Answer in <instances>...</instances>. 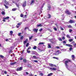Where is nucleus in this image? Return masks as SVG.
Returning <instances> with one entry per match:
<instances>
[{
	"mask_svg": "<svg viewBox=\"0 0 76 76\" xmlns=\"http://www.w3.org/2000/svg\"><path fill=\"white\" fill-rule=\"evenodd\" d=\"M52 75H53V73H50L49 74H48V76H52Z\"/></svg>",
	"mask_w": 76,
	"mask_h": 76,
	"instance_id": "nucleus-17",
	"label": "nucleus"
},
{
	"mask_svg": "<svg viewBox=\"0 0 76 76\" xmlns=\"http://www.w3.org/2000/svg\"><path fill=\"white\" fill-rule=\"evenodd\" d=\"M5 18H3V22H6V20H5L6 19Z\"/></svg>",
	"mask_w": 76,
	"mask_h": 76,
	"instance_id": "nucleus-26",
	"label": "nucleus"
},
{
	"mask_svg": "<svg viewBox=\"0 0 76 76\" xmlns=\"http://www.w3.org/2000/svg\"><path fill=\"white\" fill-rule=\"evenodd\" d=\"M44 44V43H43L42 42L39 43V45H41V44Z\"/></svg>",
	"mask_w": 76,
	"mask_h": 76,
	"instance_id": "nucleus-38",
	"label": "nucleus"
},
{
	"mask_svg": "<svg viewBox=\"0 0 76 76\" xmlns=\"http://www.w3.org/2000/svg\"><path fill=\"white\" fill-rule=\"evenodd\" d=\"M30 76H33L32 74H30Z\"/></svg>",
	"mask_w": 76,
	"mask_h": 76,
	"instance_id": "nucleus-61",
	"label": "nucleus"
},
{
	"mask_svg": "<svg viewBox=\"0 0 76 76\" xmlns=\"http://www.w3.org/2000/svg\"><path fill=\"white\" fill-rule=\"evenodd\" d=\"M56 48H58H58H59V47L57 46V47H56Z\"/></svg>",
	"mask_w": 76,
	"mask_h": 76,
	"instance_id": "nucleus-64",
	"label": "nucleus"
},
{
	"mask_svg": "<svg viewBox=\"0 0 76 76\" xmlns=\"http://www.w3.org/2000/svg\"><path fill=\"white\" fill-rule=\"evenodd\" d=\"M39 31L41 32V31H42V29L41 28L39 30Z\"/></svg>",
	"mask_w": 76,
	"mask_h": 76,
	"instance_id": "nucleus-59",
	"label": "nucleus"
},
{
	"mask_svg": "<svg viewBox=\"0 0 76 76\" xmlns=\"http://www.w3.org/2000/svg\"><path fill=\"white\" fill-rule=\"evenodd\" d=\"M66 46H67L68 47H72L73 46L70 44H66L65 45Z\"/></svg>",
	"mask_w": 76,
	"mask_h": 76,
	"instance_id": "nucleus-4",
	"label": "nucleus"
},
{
	"mask_svg": "<svg viewBox=\"0 0 76 76\" xmlns=\"http://www.w3.org/2000/svg\"><path fill=\"white\" fill-rule=\"evenodd\" d=\"M9 17H7L6 18H5L4 19H9Z\"/></svg>",
	"mask_w": 76,
	"mask_h": 76,
	"instance_id": "nucleus-34",
	"label": "nucleus"
},
{
	"mask_svg": "<svg viewBox=\"0 0 76 76\" xmlns=\"http://www.w3.org/2000/svg\"><path fill=\"white\" fill-rule=\"evenodd\" d=\"M16 27L17 28H19V26L17 25L16 26Z\"/></svg>",
	"mask_w": 76,
	"mask_h": 76,
	"instance_id": "nucleus-58",
	"label": "nucleus"
},
{
	"mask_svg": "<svg viewBox=\"0 0 76 76\" xmlns=\"http://www.w3.org/2000/svg\"><path fill=\"white\" fill-rule=\"evenodd\" d=\"M48 48H51V45H50V44L48 43Z\"/></svg>",
	"mask_w": 76,
	"mask_h": 76,
	"instance_id": "nucleus-15",
	"label": "nucleus"
},
{
	"mask_svg": "<svg viewBox=\"0 0 76 76\" xmlns=\"http://www.w3.org/2000/svg\"><path fill=\"white\" fill-rule=\"evenodd\" d=\"M72 60H75V56L72 55Z\"/></svg>",
	"mask_w": 76,
	"mask_h": 76,
	"instance_id": "nucleus-11",
	"label": "nucleus"
},
{
	"mask_svg": "<svg viewBox=\"0 0 76 76\" xmlns=\"http://www.w3.org/2000/svg\"><path fill=\"white\" fill-rule=\"evenodd\" d=\"M7 71H4V74H6V75L7 74Z\"/></svg>",
	"mask_w": 76,
	"mask_h": 76,
	"instance_id": "nucleus-48",
	"label": "nucleus"
},
{
	"mask_svg": "<svg viewBox=\"0 0 76 76\" xmlns=\"http://www.w3.org/2000/svg\"><path fill=\"white\" fill-rule=\"evenodd\" d=\"M4 6L5 7H6V9H8V8H9L8 6H6V5L5 4H4Z\"/></svg>",
	"mask_w": 76,
	"mask_h": 76,
	"instance_id": "nucleus-21",
	"label": "nucleus"
},
{
	"mask_svg": "<svg viewBox=\"0 0 76 76\" xmlns=\"http://www.w3.org/2000/svg\"><path fill=\"white\" fill-rule=\"evenodd\" d=\"M33 31H34V32H37L38 31V29H36L35 28H34L33 30Z\"/></svg>",
	"mask_w": 76,
	"mask_h": 76,
	"instance_id": "nucleus-12",
	"label": "nucleus"
},
{
	"mask_svg": "<svg viewBox=\"0 0 76 76\" xmlns=\"http://www.w3.org/2000/svg\"><path fill=\"white\" fill-rule=\"evenodd\" d=\"M4 2L6 3V4H8V2L6 1L5 0Z\"/></svg>",
	"mask_w": 76,
	"mask_h": 76,
	"instance_id": "nucleus-24",
	"label": "nucleus"
},
{
	"mask_svg": "<svg viewBox=\"0 0 76 76\" xmlns=\"http://www.w3.org/2000/svg\"><path fill=\"white\" fill-rule=\"evenodd\" d=\"M69 62H70V60H69V59H68L67 61H65V64H67V63H68Z\"/></svg>",
	"mask_w": 76,
	"mask_h": 76,
	"instance_id": "nucleus-5",
	"label": "nucleus"
},
{
	"mask_svg": "<svg viewBox=\"0 0 76 76\" xmlns=\"http://www.w3.org/2000/svg\"><path fill=\"white\" fill-rule=\"evenodd\" d=\"M34 54H35V55H36V56H38V55H39L38 53H37L36 52H35Z\"/></svg>",
	"mask_w": 76,
	"mask_h": 76,
	"instance_id": "nucleus-19",
	"label": "nucleus"
},
{
	"mask_svg": "<svg viewBox=\"0 0 76 76\" xmlns=\"http://www.w3.org/2000/svg\"><path fill=\"white\" fill-rule=\"evenodd\" d=\"M72 32V30L69 29V32L70 33H71V32Z\"/></svg>",
	"mask_w": 76,
	"mask_h": 76,
	"instance_id": "nucleus-42",
	"label": "nucleus"
},
{
	"mask_svg": "<svg viewBox=\"0 0 76 76\" xmlns=\"http://www.w3.org/2000/svg\"><path fill=\"white\" fill-rule=\"evenodd\" d=\"M50 70H52L56 71L57 70V69L55 68H50Z\"/></svg>",
	"mask_w": 76,
	"mask_h": 76,
	"instance_id": "nucleus-7",
	"label": "nucleus"
},
{
	"mask_svg": "<svg viewBox=\"0 0 76 76\" xmlns=\"http://www.w3.org/2000/svg\"><path fill=\"white\" fill-rule=\"evenodd\" d=\"M49 66H51V67H53V64H49Z\"/></svg>",
	"mask_w": 76,
	"mask_h": 76,
	"instance_id": "nucleus-40",
	"label": "nucleus"
},
{
	"mask_svg": "<svg viewBox=\"0 0 76 76\" xmlns=\"http://www.w3.org/2000/svg\"><path fill=\"white\" fill-rule=\"evenodd\" d=\"M23 16V14L22 13L21 14L20 17H21V18H22Z\"/></svg>",
	"mask_w": 76,
	"mask_h": 76,
	"instance_id": "nucleus-33",
	"label": "nucleus"
},
{
	"mask_svg": "<svg viewBox=\"0 0 76 76\" xmlns=\"http://www.w3.org/2000/svg\"><path fill=\"white\" fill-rule=\"evenodd\" d=\"M73 40L72 39H70L69 40V42H72V41H73Z\"/></svg>",
	"mask_w": 76,
	"mask_h": 76,
	"instance_id": "nucleus-28",
	"label": "nucleus"
},
{
	"mask_svg": "<svg viewBox=\"0 0 76 76\" xmlns=\"http://www.w3.org/2000/svg\"><path fill=\"white\" fill-rule=\"evenodd\" d=\"M41 25V24H39V25H37V26L38 27H39V26H42Z\"/></svg>",
	"mask_w": 76,
	"mask_h": 76,
	"instance_id": "nucleus-41",
	"label": "nucleus"
},
{
	"mask_svg": "<svg viewBox=\"0 0 76 76\" xmlns=\"http://www.w3.org/2000/svg\"><path fill=\"white\" fill-rule=\"evenodd\" d=\"M26 74L27 75H29V73L27 72H26Z\"/></svg>",
	"mask_w": 76,
	"mask_h": 76,
	"instance_id": "nucleus-57",
	"label": "nucleus"
},
{
	"mask_svg": "<svg viewBox=\"0 0 76 76\" xmlns=\"http://www.w3.org/2000/svg\"><path fill=\"white\" fill-rule=\"evenodd\" d=\"M48 16H49L48 18H51V15L50 14H48Z\"/></svg>",
	"mask_w": 76,
	"mask_h": 76,
	"instance_id": "nucleus-36",
	"label": "nucleus"
},
{
	"mask_svg": "<svg viewBox=\"0 0 76 76\" xmlns=\"http://www.w3.org/2000/svg\"><path fill=\"white\" fill-rule=\"evenodd\" d=\"M27 52L28 53H31V51L28 50H27Z\"/></svg>",
	"mask_w": 76,
	"mask_h": 76,
	"instance_id": "nucleus-32",
	"label": "nucleus"
},
{
	"mask_svg": "<svg viewBox=\"0 0 76 76\" xmlns=\"http://www.w3.org/2000/svg\"><path fill=\"white\" fill-rule=\"evenodd\" d=\"M66 37L67 38H70V37L68 34H67L66 35Z\"/></svg>",
	"mask_w": 76,
	"mask_h": 76,
	"instance_id": "nucleus-23",
	"label": "nucleus"
},
{
	"mask_svg": "<svg viewBox=\"0 0 76 76\" xmlns=\"http://www.w3.org/2000/svg\"><path fill=\"white\" fill-rule=\"evenodd\" d=\"M12 2L13 3H15L18 7H19V6L20 5L19 3H17L18 2H15L14 1H12Z\"/></svg>",
	"mask_w": 76,
	"mask_h": 76,
	"instance_id": "nucleus-1",
	"label": "nucleus"
},
{
	"mask_svg": "<svg viewBox=\"0 0 76 76\" xmlns=\"http://www.w3.org/2000/svg\"><path fill=\"white\" fill-rule=\"evenodd\" d=\"M23 37L22 36L20 38V39H23Z\"/></svg>",
	"mask_w": 76,
	"mask_h": 76,
	"instance_id": "nucleus-46",
	"label": "nucleus"
},
{
	"mask_svg": "<svg viewBox=\"0 0 76 76\" xmlns=\"http://www.w3.org/2000/svg\"><path fill=\"white\" fill-rule=\"evenodd\" d=\"M22 59H23V58H20V60H22Z\"/></svg>",
	"mask_w": 76,
	"mask_h": 76,
	"instance_id": "nucleus-62",
	"label": "nucleus"
},
{
	"mask_svg": "<svg viewBox=\"0 0 76 76\" xmlns=\"http://www.w3.org/2000/svg\"><path fill=\"white\" fill-rule=\"evenodd\" d=\"M65 13L68 14V15H71V12H69V10H66L65 12Z\"/></svg>",
	"mask_w": 76,
	"mask_h": 76,
	"instance_id": "nucleus-2",
	"label": "nucleus"
},
{
	"mask_svg": "<svg viewBox=\"0 0 76 76\" xmlns=\"http://www.w3.org/2000/svg\"><path fill=\"white\" fill-rule=\"evenodd\" d=\"M61 29L62 31H63V30H64V29H63V28L61 27Z\"/></svg>",
	"mask_w": 76,
	"mask_h": 76,
	"instance_id": "nucleus-49",
	"label": "nucleus"
},
{
	"mask_svg": "<svg viewBox=\"0 0 76 76\" xmlns=\"http://www.w3.org/2000/svg\"><path fill=\"white\" fill-rule=\"evenodd\" d=\"M31 47L29 46L27 50H29V49H31Z\"/></svg>",
	"mask_w": 76,
	"mask_h": 76,
	"instance_id": "nucleus-50",
	"label": "nucleus"
},
{
	"mask_svg": "<svg viewBox=\"0 0 76 76\" xmlns=\"http://www.w3.org/2000/svg\"><path fill=\"white\" fill-rule=\"evenodd\" d=\"M62 39L63 40H64V39H65V37H62Z\"/></svg>",
	"mask_w": 76,
	"mask_h": 76,
	"instance_id": "nucleus-52",
	"label": "nucleus"
},
{
	"mask_svg": "<svg viewBox=\"0 0 76 76\" xmlns=\"http://www.w3.org/2000/svg\"><path fill=\"white\" fill-rule=\"evenodd\" d=\"M6 41H9V39H6Z\"/></svg>",
	"mask_w": 76,
	"mask_h": 76,
	"instance_id": "nucleus-60",
	"label": "nucleus"
},
{
	"mask_svg": "<svg viewBox=\"0 0 76 76\" xmlns=\"http://www.w3.org/2000/svg\"><path fill=\"white\" fill-rule=\"evenodd\" d=\"M35 1V0H31V4H34V2Z\"/></svg>",
	"mask_w": 76,
	"mask_h": 76,
	"instance_id": "nucleus-6",
	"label": "nucleus"
},
{
	"mask_svg": "<svg viewBox=\"0 0 76 76\" xmlns=\"http://www.w3.org/2000/svg\"><path fill=\"white\" fill-rule=\"evenodd\" d=\"M32 37H33V36H32L31 37H29V40H31V39H32Z\"/></svg>",
	"mask_w": 76,
	"mask_h": 76,
	"instance_id": "nucleus-25",
	"label": "nucleus"
},
{
	"mask_svg": "<svg viewBox=\"0 0 76 76\" xmlns=\"http://www.w3.org/2000/svg\"><path fill=\"white\" fill-rule=\"evenodd\" d=\"M39 75H41V76H43L44 74H43V73H40Z\"/></svg>",
	"mask_w": 76,
	"mask_h": 76,
	"instance_id": "nucleus-43",
	"label": "nucleus"
},
{
	"mask_svg": "<svg viewBox=\"0 0 76 76\" xmlns=\"http://www.w3.org/2000/svg\"><path fill=\"white\" fill-rule=\"evenodd\" d=\"M33 61H34V62H35V63H37V62H38V61L37 60H34Z\"/></svg>",
	"mask_w": 76,
	"mask_h": 76,
	"instance_id": "nucleus-51",
	"label": "nucleus"
},
{
	"mask_svg": "<svg viewBox=\"0 0 76 76\" xmlns=\"http://www.w3.org/2000/svg\"><path fill=\"white\" fill-rule=\"evenodd\" d=\"M27 42H28V39H26V40L24 41V44H26Z\"/></svg>",
	"mask_w": 76,
	"mask_h": 76,
	"instance_id": "nucleus-14",
	"label": "nucleus"
},
{
	"mask_svg": "<svg viewBox=\"0 0 76 76\" xmlns=\"http://www.w3.org/2000/svg\"><path fill=\"white\" fill-rule=\"evenodd\" d=\"M53 58H55V59H57V60H58V58L53 57Z\"/></svg>",
	"mask_w": 76,
	"mask_h": 76,
	"instance_id": "nucleus-39",
	"label": "nucleus"
},
{
	"mask_svg": "<svg viewBox=\"0 0 76 76\" xmlns=\"http://www.w3.org/2000/svg\"><path fill=\"white\" fill-rule=\"evenodd\" d=\"M48 10H50V8H51V7L50 6H48Z\"/></svg>",
	"mask_w": 76,
	"mask_h": 76,
	"instance_id": "nucleus-20",
	"label": "nucleus"
},
{
	"mask_svg": "<svg viewBox=\"0 0 76 76\" xmlns=\"http://www.w3.org/2000/svg\"><path fill=\"white\" fill-rule=\"evenodd\" d=\"M28 45H29V43H27L26 45V47H28Z\"/></svg>",
	"mask_w": 76,
	"mask_h": 76,
	"instance_id": "nucleus-56",
	"label": "nucleus"
},
{
	"mask_svg": "<svg viewBox=\"0 0 76 76\" xmlns=\"http://www.w3.org/2000/svg\"><path fill=\"white\" fill-rule=\"evenodd\" d=\"M23 61L24 62V63H26V59H24L23 60Z\"/></svg>",
	"mask_w": 76,
	"mask_h": 76,
	"instance_id": "nucleus-44",
	"label": "nucleus"
},
{
	"mask_svg": "<svg viewBox=\"0 0 76 76\" xmlns=\"http://www.w3.org/2000/svg\"><path fill=\"white\" fill-rule=\"evenodd\" d=\"M58 39L59 41H62L61 38L59 37L58 38Z\"/></svg>",
	"mask_w": 76,
	"mask_h": 76,
	"instance_id": "nucleus-16",
	"label": "nucleus"
},
{
	"mask_svg": "<svg viewBox=\"0 0 76 76\" xmlns=\"http://www.w3.org/2000/svg\"><path fill=\"white\" fill-rule=\"evenodd\" d=\"M13 31H10V35H11V36H12V35H13Z\"/></svg>",
	"mask_w": 76,
	"mask_h": 76,
	"instance_id": "nucleus-10",
	"label": "nucleus"
},
{
	"mask_svg": "<svg viewBox=\"0 0 76 76\" xmlns=\"http://www.w3.org/2000/svg\"><path fill=\"white\" fill-rule=\"evenodd\" d=\"M21 24H22V23H18L17 25H20Z\"/></svg>",
	"mask_w": 76,
	"mask_h": 76,
	"instance_id": "nucleus-37",
	"label": "nucleus"
},
{
	"mask_svg": "<svg viewBox=\"0 0 76 76\" xmlns=\"http://www.w3.org/2000/svg\"><path fill=\"white\" fill-rule=\"evenodd\" d=\"M68 27L69 28H72V26L69 25L68 26Z\"/></svg>",
	"mask_w": 76,
	"mask_h": 76,
	"instance_id": "nucleus-53",
	"label": "nucleus"
},
{
	"mask_svg": "<svg viewBox=\"0 0 76 76\" xmlns=\"http://www.w3.org/2000/svg\"><path fill=\"white\" fill-rule=\"evenodd\" d=\"M72 49H73V48H72V47L70 48H69V51H71Z\"/></svg>",
	"mask_w": 76,
	"mask_h": 76,
	"instance_id": "nucleus-45",
	"label": "nucleus"
},
{
	"mask_svg": "<svg viewBox=\"0 0 76 76\" xmlns=\"http://www.w3.org/2000/svg\"><path fill=\"white\" fill-rule=\"evenodd\" d=\"M22 67H21L20 68H18L16 70L17 71H20L21 70H22Z\"/></svg>",
	"mask_w": 76,
	"mask_h": 76,
	"instance_id": "nucleus-3",
	"label": "nucleus"
},
{
	"mask_svg": "<svg viewBox=\"0 0 76 76\" xmlns=\"http://www.w3.org/2000/svg\"><path fill=\"white\" fill-rule=\"evenodd\" d=\"M0 57H1V58H3L4 57V56L1 55H0Z\"/></svg>",
	"mask_w": 76,
	"mask_h": 76,
	"instance_id": "nucleus-31",
	"label": "nucleus"
},
{
	"mask_svg": "<svg viewBox=\"0 0 76 76\" xmlns=\"http://www.w3.org/2000/svg\"><path fill=\"white\" fill-rule=\"evenodd\" d=\"M12 11H16V8L13 9H12Z\"/></svg>",
	"mask_w": 76,
	"mask_h": 76,
	"instance_id": "nucleus-30",
	"label": "nucleus"
},
{
	"mask_svg": "<svg viewBox=\"0 0 76 76\" xmlns=\"http://www.w3.org/2000/svg\"><path fill=\"white\" fill-rule=\"evenodd\" d=\"M33 58H34L35 59V58H37V57H36V56H33Z\"/></svg>",
	"mask_w": 76,
	"mask_h": 76,
	"instance_id": "nucleus-29",
	"label": "nucleus"
},
{
	"mask_svg": "<svg viewBox=\"0 0 76 76\" xmlns=\"http://www.w3.org/2000/svg\"><path fill=\"white\" fill-rule=\"evenodd\" d=\"M53 29L55 31H57V28H56V27L54 28Z\"/></svg>",
	"mask_w": 76,
	"mask_h": 76,
	"instance_id": "nucleus-54",
	"label": "nucleus"
},
{
	"mask_svg": "<svg viewBox=\"0 0 76 76\" xmlns=\"http://www.w3.org/2000/svg\"><path fill=\"white\" fill-rule=\"evenodd\" d=\"M33 48L34 49V50H36V49H37V46H34Z\"/></svg>",
	"mask_w": 76,
	"mask_h": 76,
	"instance_id": "nucleus-27",
	"label": "nucleus"
},
{
	"mask_svg": "<svg viewBox=\"0 0 76 76\" xmlns=\"http://www.w3.org/2000/svg\"><path fill=\"white\" fill-rule=\"evenodd\" d=\"M12 50H11L9 52V54H11V53H12Z\"/></svg>",
	"mask_w": 76,
	"mask_h": 76,
	"instance_id": "nucleus-35",
	"label": "nucleus"
},
{
	"mask_svg": "<svg viewBox=\"0 0 76 76\" xmlns=\"http://www.w3.org/2000/svg\"><path fill=\"white\" fill-rule=\"evenodd\" d=\"M16 63V62H15L14 63H10L11 65H14V64H15Z\"/></svg>",
	"mask_w": 76,
	"mask_h": 76,
	"instance_id": "nucleus-13",
	"label": "nucleus"
},
{
	"mask_svg": "<svg viewBox=\"0 0 76 76\" xmlns=\"http://www.w3.org/2000/svg\"><path fill=\"white\" fill-rule=\"evenodd\" d=\"M1 14H2V15H5L6 14V13L5 12H4V11H3L2 12H1Z\"/></svg>",
	"mask_w": 76,
	"mask_h": 76,
	"instance_id": "nucleus-18",
	"label": "nucleus"
},
{
	"mask_svg": "<svg viewBox=\"0 0 76 76\" xmlns=\"http://www.w3.org/2000/svg\"><path fill=\"white\" fill-rule=\"evenodd\" d=\"M74 46H76V44L75 43V44H74Z\"/></svg>",
	"mask_w": 76,
	"mask_h": 76,
	"instance_id": "nucleus-63",
	"label": "nucleus"
},
{
	"mask_svg": "<svg viewBox=\"0 0 76 76\" xmlns=\"http://www.w3.org/2000/svg\"><path fill=\"white\" fill-rule=\"evenodd\" d=\"M66 67L67 69H69L68 68V67H69V66L67 65V64H65Z\"/></svg>",
	"mask_w": 76,
	"mask_h": 76,
	"instance_id": "nucleus-22",
	"label": "nucleus"
},
{
	"mask_svg": "<svg viewBox=\"0 0 76 76\" xmlns=\"http://www.w3.org/2000/svg\"><path fill=\"white\" fill-rule=\"evenodd\" d=\"M26 5V2H24L23 3L22 5V6L23 7H25Z\"/></svg>",
	"mask_w": 76,
	"mask_h": 76,
	"instance_id": "nucleus-8",
	"label": "nucleus"
},
{
	"mask_svg": "<svg viewBox=\"0 0 76 76\" xmlns=\"http://www.w3.org/2000/svg\"><path fill=\"white\" fill-rule=\"evenodd\" d=\"M20 35H21V33H18V36H20Z\"/></svg>",
	"mask_w": 76,
	"mask_h": 76,
	"instance_id": "nucleus-47",
	"label": "nucleus"
},
{
	"mask_svg": "<svg viewBox=\"0 0 76 76\" xmlns=\"http://www.w3.org/2000/svg\"><path fill=\"white\" fill-rule=\"evenodd\" d=\"M63 43H64V44H66V41H63Z\"/></svg>",
	"mask_w": 76,
	"mask_h": 76,
	"instance_id": "nucleus-55",
	"label": "nucleus"
},
{
	"mask_svg": "<svg viewBox=\"0 0 76 76\" xmlns=\"http://www.w3.org/2000/svg\"><path fill=\"white\" fill-rule=\"evenodd\" d=\"M69 23H74L75 21H74L72 20H69Z\"/></svg>",
	"mask_w": 76,
	"mask_h": 76,
	"instance_id": "nucleus-9",
	"label": "nucleus"
}]
</instances>
